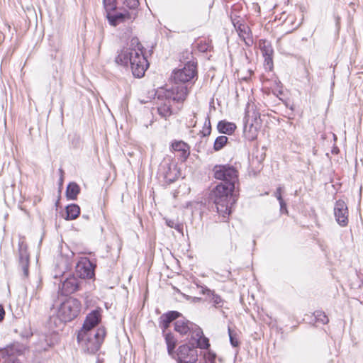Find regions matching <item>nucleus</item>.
Returning a JSON list of instances; mask_svg holds the SVG:
<instances>
[{"label": "nucleus", "mask_w": 363, "mask_h": 363, "mask_svg": "<svg viewBox=\"0 0 363 363\" xmlns=\"http://www.w3.org/2000/svg\"><path fill=\"white\" fill-rule=\"evenodd\" d=\"M143 49V47L138 38H133L118 52L115 61L117 64L124 66L130 64L133 74L138 78L142 77L149 66Z\"/></svg>", "instance_id": "obj_1"}, {"label": "nucleus", "mask_w": 363, "mask_h": 363, "mask_svg": "<svg viewBox=\"0 0 363 363\" xmlns=\"http://www.w3.org/2000/svg\"><path fill=\"white\" fill-rule=\"evenodd\" d=\"M235 187L233 184L220 183L213 188L210 193L209 200L215 204L217 212L223 218H226L231 213L229 198Z\"/></svg>", "instance_id": "obj_2"}, {"label": "nucleus", "mask_w": 363, "mask_h": 363, "mask_svg": "<svg viewBox=\"0 0 363 363\" xmlns=\"http://www.w3.org/2000/svg\"><path fill=\"white\" fill-rule=\"evenodd\" d=\"M105 335V329L99 328L92 333L79 332L77 340L84 352L94 354L99 350Z\"/></svg>", "instance_id": "obj_3"}, {"label": "nucleus", "mask_w": 363, "mask_h": 363, "mask_svg": "<svg viewBox=\"0 0 363 363\" xmlns=\"http://www.w3.org/2000/svg\"><path fill=\"white\" fill-rule=\"evenodd\" d=\"M80 310V301L74 298H69L61 303L57 315L62 322H69L79 315Z\"/></svg>", "instance_id": "obj_4"}, {"label": "nucleus", "mask_w": 363, "mask_h": 363, "mask_svg": "<svg viewBox=\"0 0 363 363\" xmlns=\"http://www.w3.org/2000/svg\"><path fill=\"white\" fill-rule=\"evenodd\" d=\"M213 171L216 179L223 181L224 184H233L235 186L238 180V172L234 167L229 164L216 165Z\"/></svg>", "instance_id": "obj_5"}, {"label": "nucleus", "mask_w": 363, "mask_h": 363, "mask_svg": "<svg viewBox=\"0 0 363 363\" xmlns=\"http://www.w3.org/2000/svg\"><path fill=\"white\" fill-rule=\"evenodd\" d=\"M172 358L177 363H196L198 360V350L193 344L186 343L179 346Z\"/></svg>", "instance_id": "obj_6"}, {"label": "nucleus", "mask_w": 363, "mask_h": 363, "mask_svg": "<svg viewBox=\"0 0 363 363\" xmlns=\"http://www.w3.org/2000/svg\"><path fill=\"white\" fill-rule=\"evenodd\" d=\"M196 63L189 61L182 69L174 71L172 77L176 83H186L196 77Z\"/></svg>", "instance_id": "obj_7"}, {"label": "nucleus", "mask_w": 363, "mask_h": 363, "mask_svg": "<svg viewBox=\"0 0 363 363\" xmlns=\"http://www.w3.org/2000/svg\"><path fill=\"white\" fill-rule=\"evenodd\" d=\"M106 17L108 23L112 26H116L121 23L133 21L137 17V13L133 11H127L124 9L123 11H111L106 13Z\"/></svg>", "instance_id": "obj_8"}, {"label": "nucleus", "mask_w": 363, "mask_h": 363, "mask_svg": "<svg viewBox=\"0 0 363 363\" xmlns=\"http://www.w3.org/2000/svg\"><path fill=\"white\" fill-rule=\"evenodd\" d=\"M101 309L98 308L92 311L89 314H87L83 326L79 332L92 333L93 331H96V329H94V328L101 322Z\"/></svg>", "instance_id": "obj_9"}, {"label": "nucleus", "mask_w": 363, "mask_h": 363, "mask_svg": "<svg viewBox=\"0 0 363 363\" xmlns=\"http://www.w3.org/2000/svg\"><path fill=\"white\" fill-rule=\"evenodd\" d=\"M76 274L82 279H91L94 277V266L88 258H82L77 264Z\"/></svg>", "instance_id": "obj_10"}, {"label": "nucleus", "mask_w": 363, "mask_h": 363, "mask_svg": "<svg viewBox=\"0 0 363 363\" xmlns=\"http://www.w3.org/2000/svg\"><path fill=\"white\" fill-rule=\"evenodd\" d=\"M334 215L337 223L341 226H346L348 223V208L342 200L336 201L334 207Z\"/></svg>", "instance_id": "obj_11"}, {"label": "nucleus", "mask_w": 363, "mask_h": 363, "mask_svg": "<svg viewBox=\"0 0 363 363\" xmlns=\"http://www.w3.org/2000/svg\"><path fill=\"white\" fill-rule=\"evenodd\" d=\"M19 266L21 267L24 277H28L29 254L26 243L20 240L18 242Z\"/></svg>", "instance_id": "obj_12"}, {"label": "nucleus", "mask_w": 363, "mask_h": 363, "mask_svg": "<svg viewBox=\"0 0 363 363\" xmlns=\"http://www.w3.org/2000/svg\"><path fill=\"white\" fill-rule=\"evenodd\" d=\"M188 95V90L184 84H176L169 90H167L165 96L171 101L181 102L184 101Z\"/></svg>", "instance_id": "obj_13"}, {"label": "nucleus", "mask_w": 363, "mask_h": 363, "mask_svg": "<svg viewBox=\"0 0 363 363\" xmlns=\"http://www.w3.org/2000/svg\"><path fill=\"white\" fill-rule=\"evenodd\" d=\"M234 26L239 37L245 42V45L247 46L252 45L253 44V38L249 26L239 21L235 23Z\"/></svg>", "instance_id": "obj_14"}, {"label": "nucleus", "mask_w": 363, "mask_h": 363, "mask_svg": "<svg viewBox=\"0 0 363 363\" xmlns=\"http://www.w3.org/2000/svg\"><path fill=\"white\" fill-rule=\"evenodd\" d=\"M259 47L264 57V65L271 69L273 66L272 55L274 52L271 43L266 40H259Z\"/></svg>", "instance_id": "obj_15"}, {"label": "nucleus", "mask_w": 363, "mask_h": 363, "mask_svg": "<svg viewBox=\"0 0 363 363\" xmlns=\"http://www.w3.org/2000/svg\"><path fill=\"white\" fill-rule=\"evenodd\" d=\"M172 101L165 96L164 99H159L157 102V112L159 115L167 119L172 115Z\"/></svg>", "instance_id": "obj_16"}, {"label": "nucleus", "mask_w": 363, "mask_h": 363, "mask_svg": "<svg viewBox=\"0 0 363 363\" xmlns=\"http://www.w3.org/2000/svg\"><path fill=\"white\" fill-rule=\"evenodd\" d=\"M173 151L179 153V156L182 160H186L190 154L189 145L184 141H174L171 145Z\"/></svg>", "instance_id": "obj_17"}, {"label": "nucleus", "mask_w": 363, "mask_h": 363, "mask_svg": "<svg viewBox=\"0 0 363 363\" xmlns=\"http://www.w3.org/2000/svg\"><path fill=\"white\" fill-rule=\"evenodd\" d=\"M202 294L206 295L208 298V301L213 303V305L216 308H221L224 304V300L214 291L209 289L206 286H201Z\"/></svg>", "instance_id": "obj_18"}, {"label": "nucleus", "mask_w": 363, "mask_h": 363, "mask_svg": "<svg viewBox=\"0 0 363 363\" xmlns=\"http://www.w3.org/2000/svg\"><path fill=\"white\" fill-rule=\"evenodd\" d=\"M181 315L180 313L174 311L162 314L160 318V327L164 332L169 328V324Z\"/></svg>", "instance_id": "obj_19"}, {"label": "nucleus", "mask_w": 363, "mask_h": 363, "mask_svg": "<svg viewBox=\"0 0 363 363\" xmlns=\"http://www.w3.org/2000/svg\"><path fill=\"white\" fill-rule=\"evenodd\" d=\"M79 281L74 277L66 279L62 284V289L66 294H72L79 289Z\"/></svg>", "instance_id": "obj_20"}, {"label": "nucleus", "mask_w": 363, "mask_h": 363, "mask_svg": "<svg viewBox=\"0 0 363 363\" xmlns=\"http://www.w3.org/2000/svg\"><path fill=\"white\" fill-rule=\"evenodd\" d=\"M1 363H21L16 358L12 347H7L0 352Z\"/></svg>", "instance_id": "obj_21"}, {"label": "nucleus", "mask_w": 363, "mask_h": 363, "mask_svg": "<svg viewBox=\"0 0 363 363\" xmlns=\"http://www.w3.org/2000/svg\"><path fill=\"white\" fill-rule=\"evenodd\" d=\"M193 324L186 320H178L175 322L174 329L182 335H186L191 330V325Z\"/></svg>", "instance_id": "obj_22"}, {"label": "nucleus", "mask_w": 363, "mask_h": 363, "mask_svg": "<svg viewBox=\"0 0 363 363\" xmlns=\"http://www.w3.org/2000/svg\"><path fill=\"white\" fill-rule=\"evenodd\" d=\"M217 128L221 133L231 135L236 129V125L233 123L221 121L218 122Z\"/></svg>", "instance_id": "obj_23"}, {"label": "nucleus", "mask_w": 363, "mask_h": 363, "mask_svg": "<svg viewBox=\"0 0 363 363\" xmlns=\"http://www.w3.org/2000/svg\"><path fill=\"white\" fill-rule=\"evenodd\" d=\"M80 191L79 185L74 182L69 184L66 190V195L69 199L75 200L77 199V195Z\"/></svg>", "instance_id": "obj_24"}, {"label": "nucleus", "mask_w": 363, "mask_h": 363, "mask_svg": "<svg viewBox=\"0 0 363 363\" xmlns=\"http://www.w3.org/2000/svg\"><path fill=\"white\" fill-rule=\"evenodd\" d=\"M165 342L167 344L168 354L172 357V356L175 354L174 350L176 346L177 340L172 334L167 333L165 335Z\"/></svg>", "instance_id": "obj_25"}, {"label": "nucleus", "mask_w": 363, "mask_h": 363, "mask_svg": "<svg viewBox=\"0 0 363 363\" xmlns=\"http://www.w3.org/2000/svg\"><path fill=\"white\" fill-rule=\"evenodd\" d=\"M66 220L76 219L80 213V208L76 204L68 205L66 208Z\"/></svg>", "instance_id": "obj_26"}, {"label": "nucleus", "mask_w": 363, "mask_h": 363, "mask_svg": "<svg viewBox=\"0 0 363 363\" xmlns=\"http://www.w3.org/2000/svg\"><path fill=\"white\" fill-rule=\"evenodd\" d=\"M228 138L226 136L221 135L218 137L213 144V150L215 151H219L223 148L227 144Z\"/></svg>", "instance_id": "obj_27"}, {"label": "nucleus", "mask_w": 363, "mask_h": 363, "mask_svg": "<svg viewBox=\"0 0 363 363\" xmlns=\"http://www.w3.org/2000/svg\"><path fill=\"white\" fill-rule=\"evenodd\" d=\"M211 133V124L210 116L208 115L205 119V122L203 126L202 130H201V134L203 137L208 136Z\"/></svg>", "instance_id": "obj_28"}, {"label": "nucleus", "mask_w": 363, "mask_h": 363, "mask_svg": "<svg viewBox=\"0 0 363 363\" xmlns=\"http://www.w3.org/2000/svg\"><path fill=\"white\" fill-rule=\"evenodd\" d=\"M103 4L106 13L116 10V0H103Z\"/></svg>", "instance_id": "obj_29"}, {"label": "nucleus", "mask_w": 363, "mask_h": 363, "mask_svg": "<svg viewBox=\"0 0 363 363\" xmlns=\"http://www.w3.org/2000/svg\"><path fill=\"white\" fill-rule=\"evenodd\" d=\"M189 333L191 334V338L196 341L203 335L202 330L195 324L191 325Z\"/></svg>", "instance_id": "obj_30"}, {"label": "nucleus", "mask_w": 363, "mask_h": 363, "mask_svg": "<svg viewBox=\"0 0 363 363\" xmlns=\"http://www.w3.org/2000/svg\"><path fill=\"white\" fill-rule=\"evenodd\" d=\"M124 5L129 9L128 11H134L138 14L137 9L139 6L138 0H125Z\"/></svg>", "instance_id": "obj_31"}, {"label": "nucleus", "mask_w": 363, "mask_h": 363, "mask_svg": "<svg viewBox=\"0 0 363 363\" xmlns=\"http://www.w3.org/2000/svg\"><path fill=\"white\" fill-rule=\"evenodd\" d=\"M196 343L197 347L201 349H208L210 346L208 339L203 335L197 340Z\"/></svg>", "instance_id": "obj_32"}, {"label": "nucleus", "mask_w": 363, "mask_h": 363, "mask_svg": "<svg viewBox=\"0 0 363 363\" xmlns=\"http://www.w3.org/2000/svg\"><path fill=\"white\" fill-rule=\"evenodd\" d=\"M314 315L318 322H320L323 324H326L329 321L328 316L325 314V313L322 311H315Z\"/></svg>", "instance_id": "obj_33"}, {"label": "nucleus", "mask_w": 363, "mask_h": 363, "mask_svg": "<svg viewBox=\"0 0 363 363\" xmlns=\"http://www.w3.org/2000/svg\"><path fill=\"white\" fill-rule=\"evenodd\" d=\"M228 335L230 337V342L232 346L238 347L239 345V341L237 337V335L233 333L230 327L228 328Z\"/></svg>", "instance_id": "obj_34"}, {"label": "nucleus", "mask_w": 363, "mask_h": 363, "mask_svg": "<svg viewBox=\"0 0 363 363\" xmlns=\"http://www.w3.org/2000/svg\"><path fill=\"white\" fill-rule=\"evenodd\" d=\"M166 223L169 227L176 229L178 232L182 233L183 230L182 225L175 222L174 220H167Z\"/></svg>", "instance_id": "obj_35"}, {"label": "nucleus", "mask_w": 363, "mask_h": 363, "mask_svg": "<svg viewBox=\"0 0 363 363\" xmlns=\"http://www.w3.org/2000/svg\"><path fill=\"white\" fill-rule=\"evenodd\" d=\"M191 118H190V120L189 121V125L188 126L189 128L190 127H195L196 125V123H197L196 119V114L195 113H193L192 115L191 116Z\"/></svg>", "instance_id": "obj_36"}, {"label": "nucleus", "mask_w": 363, "mask_h": 363, "mask_svg": "<svg viewBox=\"0 0 363 363\" xmlns=\"http://www.w3.org/2000/svg\"><path fill=\"white\" fill-rule=\"evenodd\" d=\"M281 193H282V188L281 186H279L274 193V196L277 199L278 201H281V199H283L282 196H281Z\"/></svg>", "instance_id": "obj_37"}, {"label": "nucleus", "mask_w": 363, "mask_h": 363, "mask_svg": "<svg viewBox=\"0 0 363 363\" xmlns=\"http://www.w3.org/2000/svg\"><path fill=\"white\" fill-rule=\"evenodd\" d=\"M279 202L280 204V211L281 213H284V212L288 213L287 209H286V204L284 202V201L283 199H281V201H279Z\"/></svg>", "instance_id": "obj_38"}, {"label": "nucleus", "mask_w": 363, "mask_h": 363, "mask_svg": "<svg viewBox=\"0 0 363 363\" xmlns=\"http://www.w3.org/2000/svg\"><path fill=\"white\" fill-rule=\"evenodd\" d=\"M5 311L2 306L0 305V321L4 318Z\"/></svg>", "instance_id": "obj_39"}, {"label": "nucleus", "mask_w": 363, "mask_h": 363, "mask_svg": "<svg viewBox=\"0 0 363 363\" xmlns=\"http://www.w3.org/2000/svg\"><path fill=\"white\" fill-rule=\"evenodd\" d=\"M214 358H215V355H213L211 359H209V362L207 363H213L212 361H213Z\"/></svg>", "instance_id": "obj_40"}, {"label": "nucleus", "mask_w": 363, "mask_h": 363, "mask_svg": "<svg viewBox=\"0 0 363 363\" xmlns=\"http://www.w3.org/2000/svg\"><path fill=\"white\" fill-rule=\"evenodd\" d=\"M59 170H60V173H61V174H62V173H63V171H62V169H60Z\"/></svg>", "instance_id": "obj_41"}]
</instances>
